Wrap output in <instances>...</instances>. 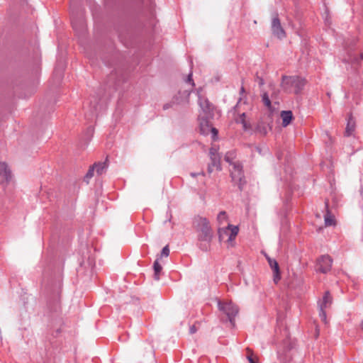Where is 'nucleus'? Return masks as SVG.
<instances>
[{"instance_id": "10", "label": "nucleus", "mask_w": 363, "mask_h": 363, "mask_svg": "<svg viewBox=\"0 0 363 363\" xmlns=\"http://www.w3.org/2000/svg\"><path fill=\"white\" fill-rule=\"evenodd\" d=\"M190 94L191 91L189 90H185L183 92L179 91L178 94L179 96H175L171 103L165 104L163 106V109L167 110L172 107L174 104H179L183 102L188 103Z\"/></svg>"}, {"instance_id": "33", "label": "nucleus", "mask_w": 363, "mask_h": 363, "mask_svg": "<svg viewBox=\"0 0 363 363\" xmlns=\"http://www.w3.org/2000/svg\"><path fill=\"white\" fill-rule=\"evenodd\" d=\"M245 92V88L243 86L240 89V94H243Z\"/></svg>"}, {"instance_id": "5", "label": "nucleus", "mask_w": 363, "mask_h": 363, "mask_svg": "<svg viewBox=\"0 0 363 363\" xmlns=\"http://www.w3.org/2000/svg\"><path fill=\"white\" fill-rule=\"evenodd\" d=\"M230 169V176L232 181L238 186L240 190L242 189L244 184H245L243 167L240 162H235L232 165Z\"/></svg>"}, {"instance_id": "22", "label": "nucleus", "mask_w": 363, "mask_h": 363, "mask_svg": "<svg viewBox=\"0 0 363 363\" xmlns=\"http://www.w3.org/2000/svg\"><path fill=\"white\" fill-rule=\"evenodd\" d=\"M227 219L228 216L226 212L224 211H220L217 216V220L220 224H222L224 221L227 220Z\"/></svg>"}, {"instance_id": "3", "label": "nucleus", "mask_w": 363, "mask_h": 363, "mask_svg": "<svg viewBox=\"0 0 363 363\" xmlns=\"http://www.w3.org/2000/svg\"><path fill=\"white\" fill-rule=\"evenodd\" d=\"M305 84V80L297 76H284L282 77L281 86L287 91L294 88L295 94H298L304 87Z\"/></svg>"}, {"instance_id": "11", "label": "nucleus", "mask_w": 363, "mask_h": 363, "mask_svg": "<svg viewBox=\"0 0 363 363\" xmlns=\"http://www.w3.org/2000/svg\"><path fill=\"white\" fill-rule=\"evenodd\" d=\"M272 30L274 35L281 39L286 36V33L281 27L278 14H275L272 21Z\"/></svg>"}, {"instance_id": "15", "label": "nucleus", "mask_w": 363, "mask_h": 363, "mask_svg": "<svg viewBox=\"0 0 363 363\" xmlns=\"http://www.w3.org/2000/svg\"><path fill=\"white\" fill-rule=\"evenodd\" d=\"M94 169H96V173L99 175L102 174L108 168L107 160L103 162L94 163Z\"/></svg>"}, {"instance_id": "23", "label": "nucleus", "mask_w": 363, "mask_h": 363, "mask_svg": "<svg viewBox=\"0 0 363 363\" xmlns=\"http://www.w3.org/2000/svg\"><path fill=\"white\" fill-rule=\"evenodd\" d=\"M325 310V308H319V316L323 322L326 323L327 316Z\"/></svg>"}, {"instance_id": "19", "label": "nucleus", "mask_w": 363, "mask_h": 363, "mask_svg": "<svg viewBox=\"0 0 363 363\" xmlns=\"http://www.w3.org/2000/svg\"><path fill=\"white\" fill-rule=\"evenodd\" d=\"M335 224V220L333 215L329 211L325 216V225L326 226H331Z\"/></svg>"}, {"instance_id": "32", "label": "nucleus", "mask_w": 363, "mask_h": 363, "mask_svg": "<svg viewBox=\"0 0 363 363\" xmlns=\"http://www.w3.org/2000/svg\"><path fill=\"white\" fill-rule=\"evenodd\" d=\"M200 174L204 175V173L203 172H201L199 173H194V172L191 173V176L192 177H196L198 175H200Z\"/></svg>"}, {"instance_id": "26", "label": "nucleus", "mask_w": 363, "mask_h": 363, "mask_svg": "<svg viewBox=\"0 0 363 363\" xmlns=\"http://www.w3.org/2000/svg\"><path fill=\"white\" fill-rule=\"evenodd\" d=\"M192 72H190L187 77V82L190 83L191 88H194L195 86V84L194 82L193 78H192Z\"/></svg>"}, {"instance_id": "7", "label": "nucleus", "mask_w": 363, "mask_h": 363, "mask_svg": "<svg viewBox=\"0 0 363 363\" xmlns=\"http://www.w3.org/2000/svg\"><path fill=\"white\" fill-rule=\"evenodd\" d=\"M209 155L211 163L208 166V172L209 174L212 173L214 170H221L220 167V157L218 153V149L216 147H212L209 150Z\"/></svg>"}, {"instance_id": "8", "label": "nucleus", "mask_w": 363, "mask_h": 363, "mask_svg": "<svg viewBox=\"0 0 363 363\" xmlns=\"http://www.w3.org/2000/svg\"><path fill=\"white\" fill-rule=\"evenodd\" d=\"M333 259L328 255H323L317 259L316 272H328L332 269Z\"/></svg>"}, {"instance_id": "25", "label": "nucleus", "mask_w": 363, "mask_h": 363, "mask_svg": "<svg viewBox=\"0 0 363 363\" xmlns=\"http://www.w3.org/2000/svg\"><path fill=\"white\" fill-rule=\"evenodd\" d=\"M247 351L248 353L247 355V359H248L249 362L250 363H256L252 357V352L249 348L247 349Z\"/></svg>"}, {"instance_id": "30", "label": "nucleus", "mask_w": 363, "mask_h": 363, "mask_svg": "<svg viewBox=\"0 0 363 363\" xmlns=\"http://www.w3.org/2000/svg\"><path fill=\"white\" fill-rule=\"evenodd\" d=\"M161 274H152V278L155 281H159L160 279Z\"/></svg>"}, {"instance_id": "2", "label": "nucleus", "mask_w": 363, "mask_h": 363, "mask_svg": "<svg viewBox=\"0 0 363 363\" xmlns=\"http://www.w3.org/2000/svg\"><path fill=\"white\" fill-rule=\"evenodd\" d=\"M194 225L197 233L199 241L209 244L213 237L209 220L205 217L198 216L194 219Z\"/></svg>"}, {"instance_id": "36", "label": "nucleus", "mask_w": 363, "mask_h": 363, "mask_svg": "<svg viewBox=\"0 0 363 363\" xmlns=\"http://www.w3.org/2000/svg\"><path fill=\"white\" fill-rule=\"evenodd\" d=\"M361 325H362V328L363 330V320L362 321Z\"/></svg>"}, {"instance_id": "35", "label": "nucleus", "mask_w": 363, "mask_h": 363, "mask_svg": "<svg viewBox=\"0 0 363 363\" xmlns=\"http://www.w3.org/2000/svg\"><path fill=\"white\" fill-rule=\"evenodd\" d=\"M201 248H202V250H207V247H206V246H205L204 247H202L201 246Z\"/></svg>"}, {"instance_id": "28", "label": "nucleus", "mask_w": 363, "mask_h": 363, "mask_svg": "<svg viewBox=\"0 0 363 363\" xmlns=\"http://www.w3.org/2000/svg\"><path fill=\"white\" fill-rule=\"evenodd\" d=\"M281 274H274L273 280L275 284H277L281 279Z\"/></svg>"}, {"instance_id": "1", "label": "nucleus", "mask_w": 363, "mask_h": 363, "mask_svg": "<svg viewBox=\"0 0 363 363\" xmlns=\"http://www.w3.org/2000/svg\"><path fill=\"white\" fill-rule=\"evenodd\" d=\"M199 105L201 108L203 116H200L199 119L200 120V125H201V131L202 133L205 134L207 133L208 129L213 132V133L216 135L218 133L217 130L215 128L210 127L208 125V119L211 118L213 116V106L212 104L209 102L207 99H203L199 96Z\"/></svg>"}, {"instance_id": "4", "label": "nucleus", "mask_w": 363, "mask_h": 363, "mask_svg": "<svg viewBox=\"0 0 363 363\" xmlns=\"http://www.w3.org/2000/svg\"><path fill=\"white\" fill-rule=\"evenodd\" d=\"M218 306L219 310L227 315L231 325L234 327L235 325V318L239 312L238 307L232 302L223 303L221 301H218Z\"/></svg>"}, {"instance_id": "14", "label": "nucleus", "mask_w": 363, "mask_h": 363, "mask_svg": "<svg viewBox=\"0 0 363 363\" xmlns=\"http://www.w3.org/2000/svg\"><path fill=\"white\" fill-rule=\"evenodd\" d=\"M332 303V297L329 291H325L322 301L319 303V308H327Z\"/></svg>"}, {"instance_id": "20", "label": "nucleus", "mask_w": 363, "mask_h": 363, "mask_svg": "<svg viewBox=\"0 0 363 363\" xmlns=\"http://www.w3.org/2000/svg\"><path fill=\"white\" fill-rule=\"evenodd\" d=\"M262 102L264 103V104L265 105V106H267L269 109H271V108H272L271 101L269 99V95L267 93L265 92L262 95Z\"/></svg>"}, {"instance_id": "18", "label": "nucleus", "mask_w": 363, "mask_h": 363, "mask_svg": "<svg viewBox=\"0 0 363 363\" xmlns=\"http://www.w3.org/2000/svg\"><path fill=\"white\" fill-rule=\"evenodd\" d=\"M236 121L242 125L244 130H247L250 127V124L246 121V114L244 112L240 114L239 118Z\"/></svg>"}, {"instance_id": "17", "label": "nucleus", "mask_w": 363, "mask_h": 363, "mask_svg": "<svg viewBox=\"0 0 363 363\" xmlns=\"http://www.w3.org/2000/svg\"><path fill=\"white\" fill-rule=\"evenodd\" d=\"M236 158V153L234 150L228 152L225 155V160L228 162L230 165H232L234 162V160Z\"/></svg>"}, {"instance_id": "24", "label": "nucleus", "mask_w": 363, "mask_h": 363, "mask_svg": "<svg viewBox=\"0 0 363 363\" xmlns=\"http://www.w3.org/2000/svg\"><path fill=\"white\" fill-rule=\"evenodd\" d=\"M153 268H154L155 272H160L161 270L162 269V267L160 265V264L159 263L158 259H156L155 261L154 264H153Z\"/></svg>"}, {"instance_id": "16", "label": "nucleus", "mask_w": 363, "mask_h": 363, "mask_svg": "<svg viewBox=\"0 0 363 363\" xmlns=\"http://www.w3.org/2000/svg\"><path fill=\"white\" fill-rule=\"evenodd\" d=\"M265 257L268 261V263L271 267V269L273 270V272H280L278 262L276 259L270 258L268 255H265Z\"/></svg>"}, {"instance_id": "12", "label": "nucleus", "mask_w": 363, "mask_h": 363, "mask_svg": "<svg viewBox=\"0 0 363 363\" xmlns=\"http://www.w3.org/2000/svg\"><path fill=\"white\" fill-rule=\"evenodd\" d=\"M355 121L350 115L348 118L347 126L345 128V135L350 136L355 130Z\"/></svg>"}, {"instance_id": "21", "label": "nucleus", "mask_w": 363, "mask_h": 363, "mask_svg": "<svg viewBox=\"0 0 363 363\" xmlns=\"http://www.w3.org/2000/svg\"><path fill=\"white\" fill-rule=\"evenodd\" d=\"M94 166H91L86 172V174L84 176V181L86 183L89 182V180L93 177L94 176Z\"/></svg>"}, {"instance_id": "13", "label": "nucleus", "mask_w": 363, "mask_h": 363, "mask_svg": "<svg viewBox=\"0 0 363 363\" xmlns=\"http://www.w3.org/2000/svg\"><path fill=\"white\" fill-rule=\"evenodd\" d=\"M281 116L282 118V125L284 127H286L291 123L293 114L291 111H283L281 113Z\"/></svg>"}, {"instance_id": "6", "label": "nucleus", "mask_w": 363, "mask_h": 363, "mask_svg": "<svg viewBox=\"0 0 363 363\" xmlns=\"http://www.w3.org/2000/svg\"><path fill=\"white\" fill-rule=\"evenodd\" d=\"M239 232V228L238 225H233L228 224L226 228L219 229V239L222 238V233L228 235V238L227 240L228 247H233L235 246V240Z\"/></svg>"}, {"instance_id": "27", "label": "nucleus", "mask_w": 363, "mask_h": 363, "mask_svg": "<svg viewBox=\"0 0 363 363\" xmlns=\"http://www.w3.org/2000/svg\"><path fill=\"white\" fill-rule=\"evenodd\" d=\"M169 254V249L168 246H165L162 248L161 252V256L167 257Z\"/></svg>"}, {"instance_id": "9", "label": "nucleus", "mask_w": 363, "mask_h": 363, "mask_svg": "<svg viewBox=\"0 0 363 363\" xmlns=\"http://www.w3.org/2000/svg\"><path fill=\"white\" fill-rule=\"evenodd\" d=\"M11 179V172L5 162H0V185L4 189Z\"/></svg>"}, {"instance_id": "34", "label": "nucleus", "mask_w": 363, "mask_h": 363, "mask_svg": "<svg viewBox=\"0 0 363 363\" xmlns=\"http://www.w3.org/2000/svg\"><path fill=\"white\" fill-rule=\"evenodd\" d=\"M72 27L74 29H77V26L75 24V23L72 22Z\"/></svg>"}, {"instance_id": "31", "label": "nucleus", "mask_w": 363, "mask_h": 363, "mask_svg": "<svg viewBox=\"0 0 363 363\" xmlns=\"http://www.w3.org/2000/svg\"><path fill=\"white\" fill-rule=\"evenodd\" d=\"M240 101H241V99H239V101H238L237 104L234 106L233 109H234L235 112L238 111V108L239 107V104H240Z\"/></svg>"}, {"instance_id": "29", "label": "nucleus", "mask_w": 363, "mask_h": 363, "mask_svg": "<svg viewBox=\"0 0 363 363\" xmlns=\"http://www.w3.org/2000/svg\"><path fill=\"white\" fill-rule=\"evenodd\" d=\"M196 331H197V328H196V327L194 325H191V326L190 327V328H189V333H190L191 334H194Z\"/></svg>"}]
</instances>
